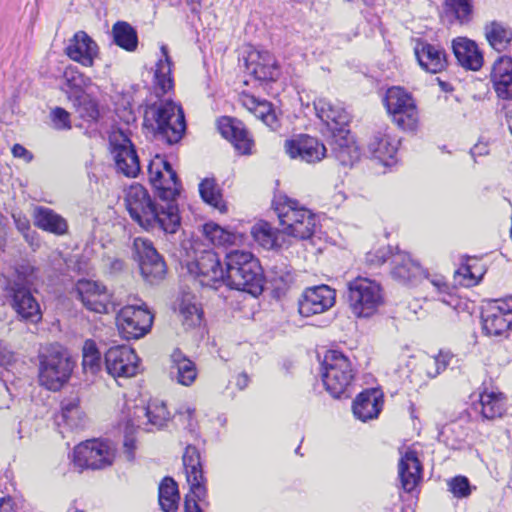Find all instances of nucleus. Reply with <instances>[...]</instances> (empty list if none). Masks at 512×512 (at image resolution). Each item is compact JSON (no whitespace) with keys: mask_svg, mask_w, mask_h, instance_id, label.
<instances>
[{"mask_svg":"<svg viewBox=\"0 0 512 512\" xmlns=\"http://www.w3.org/2000/svg\"><path fill=\"white\" fill-rule=\"evenodd\" d=\"M79 116L86 121H95L99 116L96 101L86 98L84 95L79 101H73Z\"/></svg>","mask_w":512,"mask_h":512,"instance_id":"864d4df0","label":"nucleus"},{"mask_svg":"<svg viewBox=\"0 0 512 512\" xmlns=\"http://www.w3.org/2000/svg\"><path fill=\"white\" fill-rule=\"evenodd\" d=\"M422 467L416 452L408 450L399 461V477L402 488L411 492L421 479Z\"/></svg>","mask_w":512,"mask_h":512,"instance_id":"473e14b6","label":"nucleus"},{"mask_svg":"<svg viewBox=\"0 0 512 512\" xmlns=\"http://www.w3.org/2000/svg\"><path fill=\"white\" fill-rule=\"evenodd\" d=\"M14 361V354L0 343V366H8Z\"/></svg>","mask_w":512,"mask_h":512,"instance_id":"69168bd1","label":"nucleus"},{"mask_svg":"<svg viewBox=\"0 0 512 512\" xmlns=\"http://www.w3.org/2000/svg\"><path fill=\"white\" fill-rule=\"evenodd\" d=\"M117 326L126 339L145 336L153 324V315L145 304L126 305L117 314Z\"/></svg>","mask_w":512,"mask_h":512,"instance_id":"ddd939ff","label":"nucleus"},{"mask_svg":"<svg viewBox=\"0 0 512 512\" xmlns=\"http://www.w3.org/2000/svg\"><path fill=\"white\" fill-rule=\"evenodd\" d=\"M438 295V299L446 305L453 308L456 312H469L471 303L455 293L454 287H451L441 275H434L428 279Z\"/></svg>","mask_w":512,"mask_h":512,"instance_id":"f704fd0d","label":"nucleus"},{"mask_svg":"<svg viewBox=\"0 0 512 512\" xmlns=\"http://www.w3.org/2000/svg\"><path fill=\"white\" fill-rule=\"evenodd\" d=\"M450 491L455 497H467L471 493L469 481L466 477L457 476L449 482Z\"/></svg>","mask_w":512,"mask_h":512,"instance_id":"4d7b16f0","label":"nucleus"},{"mask_svg":"<svg viewBox=\"0 0 512 512\" xmlns=\"http://www.w3.org/2000/svg\"><path fill=\"white\" fill-rule=\"evenodd\" d=\"M179 492L176 482L169 477L162 480L159 486V504L165 512H176L179 503Z\"/></svg>","mask_w":512,"mask_h":512,"instance_id":"49530a36","label":"nucleus"},{"mask_svg":"<svg viewBox=\"0 0 512 512\" xmlns=\"http://www.w3.org/2000/svg\"><path fill=\"white\" fill-rule=\"evenodd\" d=\"M133 248L143 278L151 284L162 280L166 273V266L152 242L138 237L134 239Z\"/></svg>","mask_w":512,"mask_h":512,"instance_id":"2eb2a0df","label":"nucleus"},{"mask_svg":"<svg viewBox=\"0 0 512 512\" xmlns=\"http://www.w3.org/2000/svg\"><path fill=\"white\" fill-rule=\"evenodd\" d=\"M33 220L34 225L43 231L58 236L68 232L66 219L48 207L36 206L33 210Z\"/></svg>","mask_w":512,"mask_h":512,"instance_id":"2f4dec72","label":"nucleus"},{"mask_svg":"<svg viewBox=\"0 0 512 512\" xmlns=\"http://www.w3.org/2000/svg\"><path fill=\"white\" fill-rule=\"evenodd\" d=\"M33 271L30 266H22L17 270L14 279L7 280L4 291L9 304L22 320L37 323L41 320L42 313L39 303L30 291Z\"/></svg>","mask_w":512,"mask_h":512,"instance_id":"39448f33","label":"nucleus"},{"mask_svg":"<svg viewBox=\"0 0 512 512\" xmlns=\"http://www.w3.org/2000/svg\"><path fill=\"white\" fill-rule=\"evenodd\" d=\"M162 57L156 64L155 70V81L156 86L161 90L162 93L168 92L173 87V80L171 77L172 62L168 55V49L166 46L161 47Z\"/></svg>","mask_w":512,"mask_h":512,"instance_id":"de8ad7c7","label":"nucleus"},{"mask_svg":"<svg viewBox=\"0 0 512 512\" xmlns=\"http://www.w3.org/2000/svg\"><path fill=\"white\" fill-rule=\"evenodd\" d=\"M114 42L127 51H135L138 45L136 30L127 22L118 21L112 27Z\"/></svg>","mask_w":512,"mask_h":512,"instance_id":"a18cd8bd","label":"nucleus"},{"mask_svg":"<svg viewBox=\"0 0 512 512\" xmlns=\"http://www.w3.org/2000/svg\"><path fill=\"white\" fill-rule=\"evenodd\" d=\"M110 144L117 169L127 177H136L140 164L131 141L122 132H118L111 135Z\"/></svg>","mask_w":512,"mask_h":512,"instance_id":"aec40b11","label":"nucleus"},{"mask_svg":"<svg viewBox=\"0 0 512 512\" xmlns=\"http://www.w3.org/2000/svg\"><path fill=\"white\" fill-rule=\"evenodd\" d=\"M285 237L306 240L313 236L317 227V216L296 199L278 195L273 201Z\"/></svg>","mask_w":512,"mask_h":512,"instance_id":"7ed1b4c3","label":"nucleus"},{"mask_svg":"<svg viewBox=\"0 0 512 512\" xmlns=\"http://www.w3.org/2000/svg\"><path fill=\"white\" fill-rule=\"evenodd\" d=\"M149 180L155 188L161 204L175 203L180 193V183L176 172L163 157L156 156L148 165Z\"/></svg>","mask_w":512,"mask_h":512,"instance_id":"f8f14e48","label":"nucleus"},{"mask_svg":"<svg viewBox=\"0 0 512 512\" xmlns=\"http://www.w3.org/2000/svg\"><path fill=\"white\" fill-rule=\"evenodd\" d=\"M203 233L213 245L215 246H231L237 245L242 242L243 236L231 232L220 225L209 222L203 226Z\"/></svg>","mask_w":512,"mask_h":512,"instance_id":"a19ab883","label":"nucleus"},{"mask_svg":"<svg viewBox=\"0 0 512 512\" xmlns=\"http://www.w3.org/2000/svg\"><path fill=\"white\" fill-rule=\"evenodd\" d=\"M125 204L131 218L146 230L160 229L174 234L180 227L177 204L154 202L140 184H133L126 190Z\"/></svg>","mask_w":512,"mask_h":512,"instance_id":"f257e3e1","label":"nucleus"},{"mask_svg":"<svg viewBox=\"0 0 512 512\" xmlns=\"http://www.w3.org/2000/svg\"><path fill=\"white\" fill-rule=\"evenodd\" d=\"M484 32L490 46L498 52L504 51L512 40L511 31L497 21L487 23Z\"/></svg>","mask_w":512,"mask_h":512,"instance_id":"79ce46f5","label":"nucleus"},{"mask_svg":"<svg viewBox=\"0 0 512 512\" xmlns=\"http://www.w3.org/2000/svg\"><path fill=\"white\" fill-rule=\"evenodd\" d=\"M62 418L71 428H78L84 422V415L79 406L78 398L66 399L61 404Z\"/></svg>","mask_w":512,"mask_h":512,"instance_id":"603ef678","label":"nucleus"},{"mask_svg":"<svg viewBox=\"0 0 512 512\" xmlns=\"http://www.w3.org/2000/svg\"><path fill=\"white\" fill-rule=\"evenodd\" d=\"M183 465L191 493L200 501L207 496L206 479L203 474L200 454L194 446H187L183 455Z\"/></svg>","mask_w":512,"mask_h":512,"instance_id":"5701e85b","label":"nucleus"},{"mask_svg":"<svg viewBox=\"0 0 512 512\" xmlns=\"http://www.w3.org/2000/svg\"><path fill=\"white\" fill-rule=\"evenodd\" d=\"M52 122L56 129H70V114L63 108L57 107L51 112Z\"/></svg>","mask_w":512,"mask_h":512,"instance_id":"bf43d9fd","label":"nucleus"},{"mask_svg":"<svg viewBox=\"0 0 512 512\" xmlns=\"http://www.w3.org/2000/svg\"><path fill=\"white\" fill-rule=\"evenodd\" d=\"M482 325L487 335H506L512 327V298L489 302L482 312Z\"/></svg>","mask_w":512,"mask_h":512,"instance_id":"dca6fc26","label":"nucleus"},{"mask_svg":"<svg viewBox=\"0 0 512 512\" xmlns=\"http://www.w3.org/2000/svg\"><path fill=\"white\" fill-rule=\"evenodd\" d=\"M449 363L448 355L439 353L434 357H427L423 361V367L428 377L434 378L443 371Z\"/></svg>","mask_w":512,"mask_h":512,"instance_id":"5fc2aeb1","label":"nucleus"},{"mask_svg":"<svg viewBox=\"0 0 512 512\" xmlns=\"http://www.w3.org/2000/svg\"><path fill=\"white\" fill-rule=\"evenodd\" d=\"M206 498L200 501L197 497H195L191 491L186 495L184 508L185 512H203L199 503L205 502Z\"/></svg>","mask_w":512,"mask_h":512,"instance_id":"680f3d73","label":"nucleus"},{"mask_svg":"<svg viewBox=\"0 0 512 512\" xmlns=\"http://www.w3.org/2000/svg\"><path fill=\"white\" fill-rule=\"evenodd\" d=\"M383 303V291L378 282L360 276L348 282V304L355 317L369 318Z\"/></svg>","mask_w":512,"mask_h":512,"instance_id":"1a4fd4ad","label":"nucleus"},{"mask_svg":"<svg viewBox=\"0 0 512 512\" xmlns=\"http://www.w3.org/2000/svg\"><path fill=\"white\" fill-rule=\"evenodd\" d=\"M172 369L176 370V380L179 384L190 386L197 377V369L193 361L188 359L180 350L171 355Z\"/></svg>","mask_w":512,"mask_h":512,"instance_id":"ea45409f","label":"nucleus"},{"mask_svg":"<svg viewBox=\"0 0 512 512\" xmlns=\"http://www.w3.org/2000/svg\"><path fill=\"white\" fill-rule=\"evenodd\" d=\"M383 405V394L378 389L360 393L353 403V413L361 421L377 418Z\"/></svg>","mask_w":512,"mask_h":512,"instance_id":"c756f323","label":"nucleus"},{"mask_svg":"<svg viewBox=\"0 0 512 512\" xmlns=\"http://www.w3.org/2000/svg\"><path fill=\"white\" fill-rule=\"evenodd\" d=\"M12 218L18 231L27 237V234L30 231V221L28 218L20 213H13Z\"/></svg>","mask_w":512,"mask_h":512,"instance_id":"052dcab7","label":"nucleus"},{"mask_svg":"<svg viewBox=\"0 0 512 512\" xmlns=\"http://www.w3.org/2000/svg\"><path fill=\"white\" fill-rule=\"evenodd\" d=\"M336 292L328 285L307 288L299 299V313L304 317L321 314L335 304Z\"/></svg>","mask_w":512,"mask_h":512,"instance_id":"6ab92c4d","label":"nucleus"},{"mask_svg":"<svg viewBox=\"0 0 512 512\" xmlns=\"http://www.w3.org/2000/svg\"><path fill=\"white\" fill-rule=\"evenodd\" d=\"M225 285L258 296L263 291V274L259 261L246 250L233 249L225 256Z\"/></svg>","mask_w":512,"mask_h":512,"instance_id":"f03ea898","label":"nucleus"},{"mask_svg":"<svg viewBox=\"0 0 512 512\" xmlns=\"http://www.w3.org/2000/svg\"><path fill=\"white\" fill-rule=\"evenodd\" d=\"M144 127L169 144L177 143L186 129L182 108L173 101L155 103L145 110Z\"/></svg>","mask_w":512,"mask_h":512,"instance_id":"20e7f679","label":"nucleus"},{"mask_svg":"<svg viewBox=\"0 0 512 512\" xmlns=\"http://www.w3.org/2000/svg\"><path fill=\"white\" fill-rule=\"evenodd\" d=\"M479 406L483 418L492 420L501 417L505 410L504 397L501 393L483 392L480 394Z\"/></svg>","mask_w":512,"mask_h":512,"instance_id":"37998d69","label":"nucleus"},{"mask_svg":"<svg viewBox=\"0 0 512 512\" xmlns=\"http://www.w3.org/2000/svg\"><path fill=\"white\" fill-rule=\"evenodd\" d=\"M452 50L458 64L464 69L478 71L483 66V54L475 41L457 37L452 41Z\"/></svg>","mask_w":512,"mask_h":512,"instance_id":"a878e982","label":"nucleus"},{"mask_svg":"<svg viewBox=\"0 0 512 512\" xmlns=\"http://www.w3.org/2000/svg\"><path fill=\"white\" fill-rule=\"evenodd\" d=\"M0 512H15L11 497H3L0 499Z\"/></svg>","mask_w":512,"mask_h":512,"instance_id":"338daca9","label":"nucleus"},{"mask_svg":"<svg viewBox=\"0 0 512 512\" xmlns=\"http://www.w3.org/2000/svg\"><path fill=\"white\" fill-rule=\"evenodd\" d=\"M415 55L421 68L429 73L436 74L446 68L445 51L437 46L420 42L415 47Z\"/></svg>","mask_w":512,"mask_h":512,"instance_id":"7c9ffc66","label":"nucleus"},{"mask_svg":"<svg viewBox=\"0 0 512 512\" xmlns=\"http://www.w3.org/2000/svg\"><path fill=\"white\" fill-rule=\"evenodd\" d=\"M445 12L461 25L468 24L473 17L472 0H445Z\"/></svg>","mask_w":512,"mask_h":512,"instance_id":"8fccbe9b","label":"nucleus"},{"mask_svg":"<svg viewBox=\"0 0 512 512\" xmlns=\"http://www.w3.org/2000/svg\"><path fill=\"white\" fill-rule=\"evenodd\" d=\"M179 316L184 325L188 327L199 325L202 318V311L195 300V297L189 293H184L178 306Z\"/></svg>","mask_w":512,"mask_h":512,"instance_id":"c03bdc74","label":"nucleus"},{"mask_svg":"<svg viewBox=\"0 0 512 512\" xmlns=\"http://www.w3.org/2000/svg\"><path fill=\"white\" fill-rule=\"evenodd\" d=\"M39 381L49 390L57 391L66 383L73 370L67 351L58 344L47 346L39 356Z\"/></svg>","mask_w":512,"mask_h":512,"instance_id":"423d86ee","label":"nucleus"},{"mask_svg":"<svg viewBox=\"0 0 512 512\" xmlns=\"http://www.w3.org/2000/svg\"><path fill=\"white\" fill-rule=\"evenodd\" d=\"M63 79L62 90L71 101H79L84 92L93 85L91 78L71 66L65 69Z\"/></svg>","mask_w":512,"mask_h":512,"instance_id":"c9c22d12","label":"nucleus"},{"mask_svg":"<svg viewBox=\"0 0 512 512\" xmlns=\"http://www.w3.org/2000/svg\"><path fill=\"white\" fill-rule=\"evenodd\" d=\"M399 141L390 136L387 131L377 132L368 144L369 152L374 158L388 164L393 159L398 150Z\"/></svg>","mask_w":512,"mask_h":512,"instance_id":"4c0bfd02","label":"nucleus"},{"mask_svg":"<svg viewBox=\"0 0 512 512\" xmlns=\"http://www.w3.org/2000/svg\"><path fill=\"white\" fill-rule=\"evenodd\" d=\"M251 233L255 241L266 249H282L290 245L282 228L277 230L267 222L254 225Z\"/></svg>","mask_w":512,"mask_h":512,"instance_id":"72a5a7b5","label":"nucleus"},{"mask_svg":"<svg viewBox=\"0 0 512 512\" xmlns=\"http://www.w3.org/2000/svg\"><path fill=\"white\" fill-rule=\"evenodd\" d=\"M245 64L248 73L260 82L275 81L279 76L277 62L268 51L251 49L247 53Z\"/></svg>","mask_w":512,"mask_h":512,"instance_id":"4be33fe9","label":"nucleus"},{"mask_svg":"<svg viewBox=\"0 0 512 512\" xmlns=\"http://www.w3.org/2000/svg\"><path fill=\"white\" fill-rule=\"evenodd\" d=\"M388 251L386 249H379L375 253L367 254V262L370 265H381L386 262V255Z\"/></svg>","mask_w":512,"mask_h":512,"instance_id":"e2e57ef3","label":"nucleus"},{"mask_svg":"<svg viewBox=\"0 0 512 512\" xmlns=\"http://www.w3.org/2000/svg\"><path fill=\"white\" fill-rule=\"evenodd\" d=\"M66 55L73 61L85 67H91L98 55L96 42L84 31H78L69 40Z\"/></svg>","mask_w":512,"mask_h":512,"instance_id":"b1692460","label":"nucleus"},{"mask_svg":"<svg viewBox=\"0 0 512 512\" xmlns=\"http://www.w3.org/2000/svg\"><path fill=\"white\" fill-rule=\"evenodd\" d=\"M170 413L168 412L164 402L159 400L151 401L146 407H136L132 418L129 419L125 426L124 435V454L128 461L134 459V452L136 449V439L134 437L135 429L143 427L149 431V425L155 428L163 427L169 420Z\"/></svg>","mask_w":512,"mask_h":512,"instance_id":"0eeeda50","label":"nucleus"},{"mask_svg":"<svg viewBox=\"0 0 512 512\" xmlns=\"http://www.w3.org/2000/svg\"><path fill=\"white\" fill-rule=\"evenodd\" d=\"M286 153L292 159H300L307 163L321 161L326 156V147L317 138L300 135L285 142Z\"/></svg>","mask_w":512,"mask_h":512,"instance_id":"412c9836","label":"nucleus"},{"mask_svg":"<svg viewBox=\"0 0 512 512\" xmlns=\"http://www.w3.org/2000/svg\"><path fill=\"white\" fill-rule=\"evenodd\" d=\"M239 100L243 107L260 119L272 129L277 127V117L272 104L266 100H260L253 95L242 93Z\"/></svg>","mask_w":512,"mask_h":512,"instance_id":"e433bc0d","label":"nucleus"},{"mask_svg":"<svg viewBox=\"0 0 512 512\" xmlns=\"http://www.w3.org/2000/svg\"><path fill=\"white\" fill-rule=\"evenodd\" d=\"M333 156L343 166H353L360 158V149L350 132L340 129L333 134L331 142Z\"/></svg>","mask_w":512,"mask_h":512,"instance_id":"bb28decb","label":"nucleus"},{"mask_svg":"<svg viewBox=\"0 0 512 512\" xmlns=\"http://www.w3.org/2000/svg\"><path fill=\"white\" fill-rule=\"evenodd\" d=\"M507 100H508V103L504 105V110H505L509 129L512 133V98H509Z\"/></svg>","mask_w":512,"mask_h":512,"instance_id":"774afa93","label":"nucleus"},{"mask_svg":"<svg viewBox=\"0 0 512 512\" xmlns=\"http://www.w3.org/2000/svg\"><path fill=\"white\" fill-rule=\"evenodd\" d=\"M199 192L204 202L221 213L226 212V205L222 198L221 190L214 179H204L199 185Z\"/></svg>","mask_w":512,"mask_h":512,"instance_id":"09e8293b","label":"nucleus"},{"mask_svg":"<svg viewBox=\"0 0 512 512\" xmlns=\"http://www.w3.org/2000/svg\"><path fill=\"white\" fill-rule=\"evenodd\" d=\"M322 380L326 390L334 398L349 396L355 371L350 359L342 352L330 350L322 364Z\"/></svg>","mask_w":512,"mask_h":512,"instance_id":"6e6552de","label":"nucleus"},{"mask_svg":"<svg viewBox=\"0 0 512 512\" xmlns=\"http://www.w3.org/2000/svg\"><path fill=\"white\" fill-rule=\"evenodd\" d=\"M490 78L499 98H512V58L499 57L492 66Z\"/></svg>","mask_w":512,"mask_h":512,"instance_id":"c85d7f7f","label":"nucleus"},{"mask_svg":"<svg viewBox=\"0 0 512 512\" xmlns=\"http://www.w3.org/2000/svg\"><path fill=\"white\" fill-rule=\"evenodd\" d=\"M76 291L83 305L90 311L105 314L118 305L112 292L100 282L79 280Z\"/></svg>","mask_w":512,"mask_h":512,"instance_id":"4468645a","label":"nucleus"},{"mask_svg":"<svg viewBox=\"0 0 512 512\" xmlns=\"http://www.w3.org/2000/svg\"><path fill=\"white\" fill-rule=\"evenodd\" d=\"M391 265L392 276L404 283L417 279L422 273L420 265L414 262L410 256L404 252L393 255Z\"/></svg>","mask_w":512,"mask_h":512,"instance_id":"58836bf2","label":"nucleus"},{"mask_svg":"<svg viewBox=\"0 0 512 512\" xmlns=\"http://www.w3.org/2000/svg\"><path fill=\"white\" fill-rule=\"evenodd\" d=\"M194 415L195 409L188 405L182 406L177 412L178 420L182 423L184 428L190 432H194L196 428Z\"/></svg>","mask_w":512,"mask_h":512,"instance_id":"13d9d810","label":"nucleus"},{"mask_svg":"<svg viewBox=\"0 0 512 512\" xmlns=\"http://www.w3.org/2000/svg\"><path fill=\"white\" fill-rule=\"evenodd\" d=\"M482 275H475L471 271L470 266H462L457 271H455L454 278L455 281L462 286L470 287L476 285Z\"/></svg>","mask_w":512,"mask_h":512,"instance_id":"6e6d98bb","label":"nucleus"},{"mask_svg":"<svg viewBox=\"0 0 512 512\" xmlns=\"http://www.w3.org/2000/svg\"><path fill=\"white\" fill-rule=\"evenodd\" d=\"M12 154L16 158L23 159L26 163H29L33 159L32 153L20 144H15L13 146Z\"/></svg>","mask_w":512,"mask_h":512,"instance_id":"0e129e2a","label":"nucleus"},{"mask_svg":"<svg viewBox=\"0 0 512 512\" xmlns=\"http://www.w3.org/2000/svg\"><path fill=\"white\" fill-rule=\"evenodd\" d=\"M116 448L112 442L103 439H90L78 444L72 455V463L78 471L84 469H104L112 465Z\"/></svg>","mask_w":512,"mask_h":512,"instance_id":"9b49d317","label":"nucleus"},{"mask_svg":"<svg viewBox=\"0 0 512 512\" xmlns=\"http://www.w3.org/2000/svg\"><path fill=\"white\" fill-rule=\"evenodd\" d=\"M191 273L195 274L202 286L218 289L225 284V271L217 254L206 250L196 260L188 265Z\"/></svg>","mask_w":512,"mask_h":512,"instance_id":"f3484780","label":"nucleus"},{"mask_svg":"<svg viewBox=\"0 0 512 512\" xmlns=\"http://www.w3.org/2000/svg\"><path fill=\"white\" fill-rule=\"evenodd\" d=\"M384 105L393 123L403 131L413 132L419 124V112L412 95L394 86L386 91Z\"/></svg>","mask_w":512,"mask_h":512,"instance_id":"9d476101","label":"nucleus"},{"mask_svg":"<svg viewBox=\"0 0 512 512\" xmlns=\"http://www.w3.org/2000/svg\"><path fill=\"white\" fill-rule=\"evenodd\" d=\"M82 366L86 374L96 375L101 369V354L93 340H86L82 348Z\"/></svg>","mask_w":512,"mask_h":512,"instance_id":"3c124183","label":"nucleus"},{"mask_svg":"<svg viewBox=\"0 0 512 512\" xmlns=\"http://www.w3.org/2000/svg\"><path fill=\"white\" fill-rule=\"evenodd\" d=\"M105 365L112 377L129 378L137 374L139 358L129 346H113L105 353Z\"/></svg>","mask_w":512,"mask_h":512,"instance_id":"a211bd4d","label":"nucleus"},{"mask_svg":"<svg viewBox=\"0 0 512 512\" xmlns=\"http://www.w3.org/2000/svg\"><path fill=\"white\" fill-rule=\"evenodd\" d=\"M217 128L220 134L232 142L235 149L241 154H250L253 147V140L242 122L222 117L217 121Z\"/></svg>","mask_w":512,"mask_h":512,"instance_id":"393cba45","label":"nucleus"},{"mask_svg":"<svg viewBox=\"0 0 512 512\" xmlns=\"http://www.w3.org/2000/svg\"><path fill=\"white\" fill-rule=\"evenodd\" d=\"M314 108L317 116L333 131V134L339 132L340 129H345L350 121L348 112L339 104L328 99H316Z\"/></svg>","mask_w":512,"mask_h":512,"instance_id":"cd10ccee","label":"nucleus"}]
</instances>
